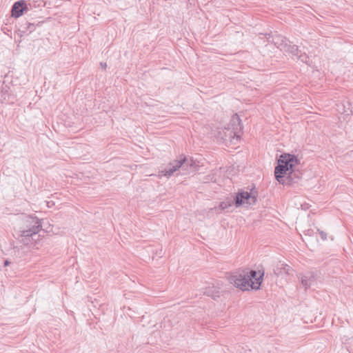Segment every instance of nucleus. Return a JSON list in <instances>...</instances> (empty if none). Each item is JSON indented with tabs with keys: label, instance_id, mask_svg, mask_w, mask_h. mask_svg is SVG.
<instances>
[{
	"label": "nucleus",
	"instance_id": "nucleus-12",
	"mask_svg": "<svg viewBox=\"0 0 353 353\" xmlns=\"http://www.w3.org/2000/svg\"><path fill=\"white\" fill-rule=\"evenodd\" d=\"M320 235H321V239L325 241L327 239V234L325 232H324L323 231H321L320 232Z\"/></svg>",
	"mask_w": 353,
	"mask_h": 353
},
{
	"label": "nucleus",
	"instance_id": "nucleus-9",
	"mask_svg": "<svg viewBox=\"0 0 353 353\" xmlns=\"http://www.w3.org/2000/svg\"><path fill=\"white\" fill-rule=\"evenodd\" d=\"M299 278L301 279L302 285L305 288V290L310 288L314 281V276L312 273H310L308 275L301 274L300 275Z\"/></svg>",
	"mask_w": 353,
	"mask_h": 353
},
{
	"label": "nucleus",
	"instance_id": "nucleus-14",
	"mask_svg": "<svg viewBox=\"0 0 353 353\" xmlns=\"http://www.w3.org/2000/svg\"><path fill=\"white\" fill-rule=\"evenodd\" d=\"M101 65L103 69H105L107 67V64L105 63H101Z\"/></svg>",
	"mask_w": 353,
	"mask_h": 353
},
{
	"label": "nucleus",
	"instance_id": "nucleus-1",
	"mask_svg": "<svg viewBox=\"0 0 353 353\" xmlns=\"http://www.w3.org/2000/svg\"><path fill=\"white\" fill-rule=\"evenodd\" d=\"M299 163L298 158L290 154H283L278 160L274 168L276 181L283 185H291L301 179V173L296 172L294 167Z\"/></svg>",
	"mask_w": 353,
	"mask_h": 353
},
{
	"label": "nucleus",
	"instance_id": "nucleus-5",
	"mask_svg": "<svg viewBox=\"0 0 353 353\" xmlns=\"http://www.w3.org/2000/svg\"><path fill=\"white\" fill-rule=\"evenodd\" d=\"M235 202L236 207L243 204H248L249 205H253L256 201V195L252 192H241L236 194L234 200H227L220 203L219 208L220 210H223L232 207Z\"/></svg>",
	"mask_w": 353,
	"mask_h": 353
},
{
	"label": "nucleus",
	"instance_id": "nucleus-2",
	"mask_svg": "<svg viewBox=\"0 0 353 353\" xmlns=\"http://www.w3.org/2000/svg\"><path fill=\"white\" fill-rule=\"evenodd\" d=\"M263 276V272L257 276L255 270L246 271L230 276L231 283L242 290H249L250 288L259 290Z\"/></svg>",
	"mask_w": 353,
	"mask_h": 353
},
{
	"label": "nucleus",
	"instance_id": "nucleus-11",
	"mask_svg": "<svg viewBox=\"0 0 353 353\" xmlns=\"http://www.w3.org/2000/svg\"><path fill=\"white\" fill-rule=\"evenodd\" d=\"M281 270H283L286 274H290V267L286 264H282L281 268H277L274 270L276 274H279L281 272Z\"/></svg>",
	"mask_w": 353,
	"mask_h": 353
},
{
	"label": "nucleus",
	"instance_id": "nucleus-8",
	"mask_svg": "<svg viewBox=\"0 0 353 353\" xmlns=\"http://www.w3.org/2000/svg\"><path fill=\"white\" fill-rule=\"evenodd\" d=\"M27 9V5L25 1L21 0L15 2L12 7V16L18 18L23 14V11Z\"/></svg>",
	"mask_w": 353,
	"mask_h": 353
},
{
	"label": "nucleus",
	"instance_id": "nucleus-13",
	"mask_svg": "<svg viewBox=\"0 0 353 353\" xmlns=\"http://www.w3.org/2000/svg\"><path fill=\"white\" fill-rule=\"evenodd\" d=\"M204 294L208 295V296H212L213 295L212 292H211L209 290H206L204 292Z\"/></svg>",
	"mask_w": 353,
	"mask_h": 353
},
{
	"label": "nucleus",
	"instance_id": "nucleus-7",
	"mask_svg": "<svg viewBox=\"0 0 353 353\" xmlns=\"http://www.w3.org/2000/svg\"><path fill=\"white\" fill-rule=\"evenodd\" d=\"M230 125V129L232 130L229 134L230 137L232 138V140L236 139L238 141L240 138L239 132L242 130V126L241 119L236 114H233L232 117Z\"/></svg>",
	"mask_w": 353,
	"mask_h": 353
},
{
	"label": "nucleus",
	"instance_id": "nucleus-6",
	"mask_svg": "<svg viewBox=\"0 0 353 353\" xmlns=\"http://www.w3.org/2000/svg\"><path fill=\"white\" fill-rule=\"evenodd\" d=\"M194 162L192 159L184 157L171 162L168 167L163 170L161 173L162 175L169 177L180 168L185 172L193 171L194 170Z\"/></svg>",
	"mask_w": 353,
	"mask_h": 353
},
{
	"label": "nucleus",
	"instance_id": "nucleus-4",
	"mask_svg": "<svg viewBox=\"0 0 353 353\" xmlns=\"http://www.w3.org/2000/svg\"><path fill=\"white\" fill-rule=\"evenodd\" d=\"M274 44L281 50L288 52L303 63H307L308 57L305 53L299 54L300 51L296 45H292L291 42L285 37L278 36L273 40Z\"/></svg>",
	"mask_w": 353,
	"mask_h": 353
},
{
	"label": "nucleus",
	"instance_id": "nucleus-15",
	"mask_svg": "<svg viewBox=\"0 0 353 353\" xmlns=\"http://www.w3.org/2000/svg\"><path fill=\"white\" fill-rule=\"evenodd\" d=\"M9 264H10V262H9L8 261H7V260H6V261H5V262H4V265H5V266L8 265Z\"/></svg>",
	"mask_w": 353,
	"mask_h": 353
},
{
	"label": "nucleus",
	"instance_id": "nucleus-3",
	"mask_svg": "<svg viewBox=\"0 0 353 353\" xmlns=\"http://www.w3.org/2000/svg\"><path fill=\"white\" fill-rule=\"evenodd\" d=\"M23 223L25 228L21 230V242L27 245H30V238L33 239L41 229V223L40 219L37 216H26Z\"/></svg>",
	"mask_w": 353,
	"mask_h": 353
},
{
	"label": "nucleus",
	"instance_id": "nucleus-10",
	"mask_svg": "<svg viewBox=\"0 0 353 353\" xmlns=\"http://www.w3.org/2000/svg\"><path fill=\"white\" fill-rule=\"evenodd\" d=\"M35 25L34 23H30V22H25L23 25H21V31L23 32H32L35 30Z\"/></svg>",
	"mask_w": 353,
	"mask_h": 353
}]
</instances>
